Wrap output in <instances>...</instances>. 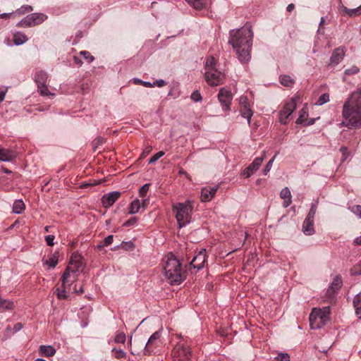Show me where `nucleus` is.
<instances>
[{
	"instance_id": "f704fd0d",
	"label": "nucleus",
	"mask_w": 361,
	"mask_h": 361,
	"mask_svg": "<svg viewBox=\"0 0 361 361\" xmlns=\"http://www.w3.org/2000/svg\"><path fill=\"white\" fill-rule=\"evenodd\" d=\"M59 259L56 254H54L49 259L44 262L45 264H47L50 268L54 269L58 264Z\"/></svg>"
},
{
	"instance_id": "ea45409f",
	"label": "nucleus",
	"mask_w": 361,
	"mask_h": 361,
	"mask_svg": "<svg viewBox=\"0 0 361 361\" xmlns=\"http://www.w3.org/2000/svg\"><path fill=\"white\" fill-rule=\"evenodd\" d=\"M38 88V92H39V94L42 96H48V95H54V94H51L47 86L46 85V84H44V85H39L37 87Z\"/></svg>"
},
{
	"instance_id": "4d7b16f0",
	"label": "nucleus",
	"mask_w": 361,
	"mask_h": 361,
	"mask_svg": "<svg viewBox=\"0 0 361 361\" xmlns=\"http://www.w3.org/2000/svg\"><path fill=\"white\" fill-rule=\"evenodd\" d=\"M342 153V161H344L348 157V151L346 147H341L340 149Z\"/></svg>"
},
{
	"instance_id": "4468645a",
	"label": "nucleus",
	"mask_w": 361,
	"mask_h": 361,
	"mask_svg": "<svg viewBox=\"0 0 361 361\" xmlns=\"http://www.w3.org/2000/svg\"><path fill=\"white\" fill-rule=\"evenodd\" d=\"M120 196L121 192L118 191L110 192L102 196V203L104 207H110L115 203Z\"/></svg>"
},
{
	"instance_id": "c756f323",
	"label": "nucleus",
	"mask_w": 361,
	"mask_h": 361,
	"mask_svg": "<svg viewBox=\"0 0 361 361\" xmlns=\"http://www.w3.org/2000/svg\"><path fill=\"white\" fill-rule=\"evenodd\" d=\"M264 159V157H256L253 161L249 165V170L250 171H257L259 166H261L263 160Z\"/></svg>"
},
{
	"instance_id": "7c9ffc66",
	"label": "nucleus",
	"mask_w": 361,
	"mask_h": 361,
	"mask_svg": "<svg viewBox=\"0 0 361 361\" xmlns=\"http://www.w3.org/2000/svg\"><path fill=\"white\" fill-rule=\"evenodd\" d=\"M340 10L343 12V14L348 15L349 17H355L359 16L357 8L350 9L342 5L340 7Z\"/></svg>"
},
{
	"instance_id": "37998d69",
	"label": "nucleus",
	"mask_w": 361,
	"mask_h": 361,
	"mask_svg": "<svg viewBox=\"0 0 361 361\" xmlns=\"http://www.w3.org/2000/svg\"><path fill=\"white\" fill-rule=\"evenodd\" d=\"M66 288L65 287H62V289L59 288H56L57 297L59 299H68V295L66 293Z\"/></svg>"
},
{
	"instance_id": "8fccbe9b",
	"label": "nucleus",
	"mask_w": 361,
	"mask_h": 361,
	"mask_svg": "<svg viewBox=\"0 0 361 361\" xmlns=\"http://www.w3.org/2000/svg\"><path fill=\"white\" fill-rule=\"evenodd\" d=\"M277 361H290V355L286 353H279L276 357Z\"/></svg>"
},
{
	"instance_id": "cd10ccee",
	"label": "nucleus",
	"mask_w": 361,
	"mask_h": 361,
	"mask_svg": "<svg viewBox=\"0 0 361 361\" xmlns=\"http://www.w3.org/2000/svg\"><path fill=\"white\" fill-rule=\"evenodd\" d=\"M13 308V302L8 300L3 299L0 297V312H4L5 310H10Z\"/></svg>"
},
{
	"instance_id": "9d476101",
	"label": "nucleus",
	"mask_w": 361,
	"mask_h": 361,
	"mask_svg": "<svg viewBox=\"0 0 361 361\" xmlns=\"http://www.w3.org/2000/svg\"><path fill=\"white\" fill-rule=\"evenodd\" d=\"M218 99L221 103L224 111H230V105L233 99V94L229 90L226 89L225 87L221 88L219 91Z\"/></svg>"
},
{
	"instance_id": "393cba45",
	"label": "nucleus",
	"mask_w": 361,
	"mask_h": 361,
	"mask_svg": "<svg viewBox=\"0 0 361 361\" xmlns=\"http://www.w3.org/2000/svg\"><path fill=\"white\" fill-rule=\"evenodd\" d=\"M25 209V203L22 200H16L13 204V212L14 214H21Z\"/></svg>"
},
{
	"instance_id": "58836bf2",
	"label": "nucleus",
	"mask_w": 361,
	"mask_h": 361,
	"mask_svg": "<svg viewBox=\"0 0 361 361\" xmlns=\"http://www.w3.org/2000/svg\"><path fill=\"white\" fill-rule=\"evenodd\" d=\"M112 352L114 353V357L118 360L126 358L127 356L126 353L121 349H116L114 348L112 349Z\"/></svg>"
},
{
	"instance_id": "864d4df0",
	"label": "nucleus",
	"mask_w": 361,
	"mask_h": 361,
	"mask_svg": "<svg viewBox=\"0 0 361 361\" xmlns=\"http://www.w3.org/2000/svg\"><path fill=\"white\" fill-rule=\"evenodd\" d=\"M239 103L242 108L248 107L249 102L247 97L242 96L240 97Z\"/></svg>"
},
{
	"instance_id": "09e8293b",
	"label": "nucleus",
	"mask_w": 361,
	"mask_h": 361,
	"mask_svg": "<svg viewBox=\"0 0 361 361\" xmlns=\"http://www.w3.org/2000/svg\"><path fill=\"white\" fill-rule=\"evenodd\" d=\"M149 188V184H144L139 190V195L140 197H144L146 196Z\"/></svg>"
},
{
	"instance_id": "13d9d810",
	"label": "nucleus",
	"mask_w": 361,
	"mask_h": 361,
	"mask_svg": "<svg viewBox=\"0 0 361 361\" xmlns=\"http://www.w3.org/2000/svg\"><path fill=\"white\" fill-rule=\"evenodd\" d=\"M353 271V274L354 275H361V261L359 262L357 267H354Z\"/></svg>"
},
{
	"instance_id": "a878e982",
	"label": "nucleus",
	"mask_w": 361,
	"mask_h": 361,
	"mask_svg": "<svg viewBox=\"0 0 361 361\" xmlns=\"http://www.w3.org/2000/svg\"><path fill=\"white\" fill-rule=\"evenodd\" d=\"M308 117V111L307 107L306 106H303L300 112H299V117L298 118L296 121L297 124H305L307 121Z\"/></svg>"
},
{
	"instance_id": "a19ab883",
	"label": "nucleus",
	"mask_w": 361,
	"mask_h": 361,
	"mask_svg": "<svg viewBox=\"0 0 361 361\" xmlns=\"http://www.w3.org/2000/svg\"><path fill=\"white\" fill-rule=\"evenodd\" d=\"M126 336L123 332H117L116 333V334L115 336V338H114V341L116 343H124L126 342Z\"/></svg>"
},
{
	"instance_id": "7ed1b4c3",
	"label": "nucleus",
	"mask_w": 361,
	"mask_h": 361,
	"mask_svg": "<svg viewBox=\"0 0 361 361\" xmlns=\"http://www.w3.org/2000/svg\"><path fill=\"white\" fill-rule=\"evenodd\" d=\"M164 270L166 279L171 285H178L185 279L180 261L171 252L166 256Z\"/></svg>"
},
{
	"instance_id": "338daca9",
	"label": "nucleus",
	"mask_w": 361,
	"mask_h": 361,
	"mask_svg": "<svg viewBox=\"0 0 361 361\" xmlns=\"http://www.w3.org/2000/svg\"><path fill=\"white\" fill-rule=\"evenodd\" d=\"M295 8V5L293 4H290L288 5L286 10L288 12H291Z\"/></svg>"
},
{
	"instance_id": "ddd939ff",
	"label": "nucleus",
	"mask_w": 361,
	"mask_h": 361,
	"mask_svg": "<svg viewBox=\"0 0 361 361\" xmlns=\"http://www.w3.org/2000/svg\"><path fill=\"white\" fill-rule=\"evenodd\" d=\"M81 266L80 262H76L75 263V267H72L71 266H68L65 269L62 277H61V286L67 288V286L69 285V278L71 276V273H76L79 271V269Z\"/></svg>"
},
{
	"instance_id": "f257e3e1",
	"label": "nucleus",
	"mask_w": 361,
	"mask_h": 361,
	"mask_svg": "<svg viewBox=\"0 0 361 361\" xmlns=\"http://www.w3.org/2000/svg\"><path fill=\"white\" fill-rule=\"evenodd\" d=\"M252 38L253 32L250 25H246L240 29L231 30L229 32L228 44L232 46L241 63H247L250 59Z\"/></svg>"
},
{
	"instance_id": "49530a36",
	"label": "nucleus",
	"mask_w": 361,
	"mask_h": 361,
	"mask_svg": "<svg viewBox=\"0 0 361 361\" xmlns=\"http://www.w3.org/2000/svg\"><path fill=\"white\" fill-rule=\"evenodd\" d=\"M276 154H275L271 159H270L268 163L266 164L264 169H263V174L267 175L271 170L272 167L273 162L276 158Z\"/></svg>"
},
{
	"instance_id": "0e129e2a",
	"label": "nucleus",
	"mask_w": 361,
	"mask_h": 361,
	"mask_svg": "<svg viewBox=\"0 0 361 361\" xmlns=\"http://www.w3.org/2000/svg\"><path fill=\"white\" fill-rule=\"evenodd\" d=\"M142 85L146 87H154V84H153V82L152 83L148 81H143Z\"/></svg>"
},
{
	"instance_id": "473e14b6",
	"label": "nucleus",
	"mask_w": 361,
	"mask_h": 361,
	"mask_svg": "<svg viewBox=\"0 0 361 361\" xmlns=\"http://www.w3.org/2000/svg\"><path fill=\"white\" fill-rule=\"evenodd\" d=\"M195 9H202L205 6V0H185Z\"/></svg>"
},
{
	"instance_id": "bb28decb",
	"label": "nucleus",
	"mask_w": 361,
	"mask_h": 361,
	"mask_svg": "<svg viewBox=\"0 0 361 361\" xmlns=\"http://www.w3.org/2000/svg\"><path fill=\"white\" fill-rule=\"evenodd\" d=\"M314 314H315L317 316L319 317V318L321 319H324V313L322 312V311L320 309L314 308L312 310V312L310 315V322L311 328L312 329H319L320 327L319 326H318V325L314 326V324L312 323Z\"/></svg>"
},
{
	"instance_id": "6e6d98bb",
	"label": "nucleus",
	"mask_w": 361,
	"mask_h": 361,
	"mask_svg": "<svg viewBox=\"0 0 361 361\" xmlns=\"http://www.w3.org/2000/svg\"><path fill=\"white\" fill-rule=\"evenodd\" d=\"M54 239L55 236L53 235H49L45 237V241L49 246H53L54 245Z\"/></svg>"
},
{
	"instance_id": "680f3d73",
	"label": "nucleus",
	"mask_w": 361,
	"mask_h": 361,
	"mask_svg": "<svg viewBox=\"0 0 361 361\" xmlns=\"http://www.w3.org/2000/svg\"><path fill=\"white\" fill-rule=\"evenodd\" d=\"M255 171H250L249 170V166L244 170L243 173L246 178H249Z\"/></svg>"
},
{
	"instance_id": "1a4fd4ad",
	"label": "nucleus",
	"mask_w": 361,
	"mask_h": 361,
	"mask_svg": "<svg viewBox=\"0 0 361 361\" xmlns=\"http://www.w3.org/2000/svg\"><path fill=\"white\" fill-rule=\"evenodd\" d=\"M205 80L211 86H218L223 84L225 74L218 69H214L204 73Z\"/></svg>"
},
{
	"instance_id": "de8ad7c7",
	"label": "nucleus",
	"mask_w": 361,
	"mask_h": 361,
	"mask_svg": "<svg viewBox=\"0 0 361 361\" xmlns=\"http://www.w3.org/2000/svg\"><path fill=\"white\" fill-rule=\"evenodd\" d=\"M360 71V69L356 66H353L350 68L345 70L344 73L345 75H354L357 74Z\"/></svg>"
},
{
	"instance_id": "c85d7f7f",
	"label": "nucleus",
	"mask_w": 361,
	"mask_h": 361,
	"mask_svg": "<svg viewBox=\"0 0 361 361\" xmlns=\"http://www.w3.org/2000/svg\"><path fill=\"white\" fill-rule=\"evenodd\" d=\"M353 305L357 315L361 319V293L356 295L353 299Z\"/></svg>"
},
{
	"instance_id": "a211bd4d",
	"label": "nucleus",
	"mask_w": 361,
	"mask_h": 361,
	"mask_svg": "<svg viewBox=\"0 0 361 361\" xmlns=\"http://www.w3.org/2000/svg\"><path fill=\"white\" fill-rule=\"evenodd\" d=\"M280 197L283 200V207L287 208L292 202V196L288 187H285L280 192Z\"/></svg>"
},
{
	"instance_id": "39448f33",
	"label": "nucleus",
	"mask_w": 361,
	"mask_h": 361,
	"mask_svg": "<svg viewBox=\"0 0 361 361\" xmlns=\"http://www.w3.org/2000/svg\"><path fill=\"white\" fill-rule=\"evenodd\" d=\"M47 19V16L42 13H32L27 15L20 20L16 26L19 27H30L38 25Z\"/></svg>"
},
{
	"instance_id": "c03bdc74",
	"label": "nucleus",
	"mask_w": 361,
	"mask_h": 361,
	"mask_svg": "<svg viewBox=\"0 0 361 361\" xmlns=\"http://www.w3.org/2000/svg\"><path fill=\"white\" fill-rule=\"evenodd\" d=\"M80 54L86 59L89 63H92L94 60V56L87 51H82L80 52Z\"/></svg>"
},
{
	"instance_id": "9b49d317",
	"label": "nucleus",
	"mask_w": 361,
	"mask_h": 361,
	"mask_svg": "<svg viewBox=\"0 0 361 361\" xmlns=\"http://www.w3.org/2000/svg\"><path fill=\"white\" fill-rule=\"evenodd\" d=\"M346 48L341 46L334 49L329 59V66H336L340 63L344 59Z\"/></svg>"
},
{
	"instance_id": "bf43d9fd",
	"label": "nucleus",
	"mask_w": 361,
	"mask_h": 361,
	"mask_svg": "<svg viewBox=\"0 0 361 361\" xmlns=\"http://www.w3.org/2000/svg\"><path fill=\"white\" fill-rule=\"evenodd\" d=\"M153 84H154V86L161 87H164L166 84V82L164 80L159 79V80H156L153 82Z\"/></svg>"
},
{
	"instance_id": "4c0bfd02",
	"label": "nucleus",
	"mask_w": 361,
	"mask_h": 361,
	"mask_svg": "<svg viewBox=\"0 0 361 361\" xmlns=\"http://www.w3.org/2000/svg\"><path fill=\"white\" fill-rule=\"evenodd\" d=\"M317 209V202L312 203L310 209L306 216L307 219H314Z\"/></svg>"
},
{
	"instance_id": "052dcab7",
	"label": "nucleus",
	"mask_w": 361,
	"mask_h": 361,
	"mask_svg": "<svg viewBox=\"0 0 361 361\" xmlns=\"http://www.w3.org/2000/svg\"><path fill=\"white\" fill-rule=\"evenodd\" d=\"M23 324L20 322L16 323L13 326V334L18 332L23 328Z\"/></svg>"
},
{
	"instance_id": "2eb2a0df",
	"label": "nucleus",
	"mask_w": 361,
	"mask_h": 361,
	"mask_svg": "<svg viewBox=\"0 0 361 361\" xmlns=\"http://www.w3.org/2000/svg\"><path fill=\"white\" fill-rule=\"evenodd\" d=\"M218 188L219 185L204 187L201 192L202 202H209L216 193Z\"/></svg>"
},
{
	"instance_id": "0eeeda50",
	"label": "nucleus",
	"mask_w": 361,
	"mask_h": 361,
	"mask_svg": "<svg viewBox=\"0 0 361 361\" xmlns=\"http://www.w3.org/2000/svg\"><path fill=\"white\" fill-rule=\"evenodd\" d=\"M161 331L159 330L155 331L148 339L147 342L144 346V354L149 355L154 350L161 346L162 344L161 340Z\"/></svg>"
},
{
	"instance_id": "6e6552de",
	"label": "nucleus",
	"mask_w": 361,
	"mask_h": 361,
	"mask_svg": "<svg viewBox=\"0 0 361 361\" xmlns=\"http://www.w3.org/2000/svg\"><path fill=\"white\" fill-rule=\"evenodd\" d=\"M298 99L295 97L291 98L287 102L279 113V121L282 124H286L289 116L295 111L297 106Z\"/></svg>"
},
{
	"instance_id": "774afa93",
	"label": "nucleus",
	"mask_w": 361,
	"mask_h": 361,
	"mask_svg": "<svg viewBox=\"0 0 361 361\" xmlns=\"http://www.w3.org/2000/svg\"><path fill=\"white\" fill-rule=\"evenodd\" d=\"M152 151V147L151 146H149V147H147L145 150L143 151V154H147L149 153H150Z\"/></svg>"
},
{
	"instance_id": "5701e85b",
	"label": "nucleus",
	"mask_w": 361,
	"mask_h": 361,
	"mask_svg": "<svg viewBox=\"0 0 361 361\" xmlns=\"http://www.w3.org/2000/svg\"><path fill=\"white\" fill-rule=\"evenodd\" d=\"M217 61L212 56H210L207 58L204 64V71H210L214 69H217Z\"/></svg>"
},
{
	"instance_id": "4be33fe9",
	"label": "nucleus",
	"mask_w": 361,
	"mask_h": 361,
	"mask_svg": "<svg viewBox=\"0 0 361 361\" xmlns=\"http://www.w3.org/2000/svg\"><path fill=\"white\" fill-rule=\"evenodd\" d=\"M48 75L47 73L44 71H38L35 75V81L39 85L46 84Z\"/></svg>"
},
{
	"instance_id": "e2e57ef3",
	"label": "nucleus",
	"mask_w": 361,
	"mask_h": 361,
	"mask_svg": "<svg viewBox=\"0 0 361 361\" xmlns=\"http://www.w3.org/2000/svg\"><path fill=\"white\" fill-rule=\"evenodd\" d=\"M14 15V12H11V13H1L0 14V18H7L11 16Z\"/></svg>"
},
{
	"instance_id": "603ef678",
	"label": "nucleus",
	"mask_w": 361,
	"mask_h": 361,
	"mask_svg": "<svg viewBox=\"0 0 361 361\" xmlns=\"http://www.w3.org/2000/svg\"><path fill=\"white\" fill-rule=\"evenodd\" d=\"M351 211L361 219V205H354L351 207Z\"/></svg>"
},
{
	"instance_id": "f03ea898",
	"label": "nucleus",
	"mask_w": 361,
	"mask_h": 361,
	"mask_svg": "<svg viewBox=\"0 0 361 361\" xmlns=\"http://www.w3.org/2000/svg\"><path fill=\"white\" fill-rule=\"evenodd\" d=\"M342 126L351 129L361 128V87L354 91L343 106Z\"/></svg>"
},
{
	"instance_id": "f3484780",
	"label": "nucleus",
	"mask_w": 361,
	"mask_h": 361,
	"mask_svg": "<svg viewBox=\"0 0 361 361\" xmlns=\"http://www.w3.org/2000/svg\"><path fill=\"white\" fill-rule=\"evenodd\" d=\"M343 284V281L341 276H336L332 283L330 284L327 293L329 295V296H331L335 292L338 290Z\"/></svg>"
},
{
	"instance_id": "f8f14e48",
	"label": "nucleus",
	"mask_w": 361,
	"mask_h": 361,
	"mask_svg": "<svg viewBox=\"0 0 361 361\" xmlns=\"http://www.w3.org/2000/svg\"><path fill=\"white\" fill-rule=\"evenodd\" d=\"M206 262V249H201L199 252L193 257L190 262V266L197 271L202 269Z\"/></svg>"
},
{
	"instance_id": "e433bc0d",
	"label": "nucleus",
	"mask_w": 361,
	"mask_h": 361,
	"mask_svg": "<svg viewBox=\"0 0 361 361\" xmlns=\"http://www.w3.org/2000/svg\"><path fill=\"white\" fill-rule=\"evenodd\" d=\"M329 101V95L327 93L322 94L316 102V105L322 106Z\"/></svg>"
},
{
	"instance_id": "2f4dec72",
	"label": "nucleus",
	"mask_w": 361,
	"mask_h": 361,
	"mask_svg": "<svg viewBox=\"0 0 361 361\" xmlns=\"http://www.w3.org/2000/svg\"><path fill=\"white\" fill-rule=\"evenodd\" d=\"M141 204L138 199H135L130 203L129 207V214H134L139 212Z\"/></svg>"
},
{
	"instance_id": "aec40b11",
	"label": "nucleus",
	"mask_w": 361,
	"mask_h": 361,
	"mask_svg": "<svg viewBox=\"0 0 361 361\" xmlns=\"http://www.w3.org/2000/svg\"><path fill=\"white\" fill-rule=\"evenodd\" d=\"M279 82L284 87H293L295 83V80L289 75H281L279 78Z\"/></svg>"
},
{
	"instance_id": "423d86ee",
	"label": "nucleus",
	"mask_w": 361,
	"mask_h": 361,
	"mask_svg": "<svg viewBox=\"0 0 361 361\" xmlns=\"http://www.w3.org/2000/svg\"><path fill=\"white\" fill-rule=\"evenodd\" d=\"M172 355L179 361H188L191 357V351L185 342L180 341L173 347Z\"/></svg>"
},
{
	"instance_id": "5fc2aeb1",
	"label": "nucleus",
	"mask_w": 361,
	"mask_h": 361,
	"mask_svg": "<svg viewBox=\"0 0 361 361\" xmlns=\"http://www.w3.org/2000/svg\"><path fill=\"white\" fill-rule=\"evenodd\" d=\"M113 240H114V235H109L107 237H106L102 242H103L104 246L107 247L113 243Z\"/></svg>"
},
{
	"instance_id": "79ce46f5",
	"label": "nucleus",
	"mask_w": 361,
	"mask_h": 361,
	"mask_svg": "<svg viewBox=\"0 0 361 361\" xmlns=\"http://www.w3.org/2000/svg\"><path fill=\"white\" fill-rule=\"evenodd\" d=\"M164 152L159 151V152L154 154L148 161L149 164H152L155 163L158 159L162 157L164 155Z\"/></svg>"
},
{
	"instance_id": "dca6fc26",
	"label": "nucleus",
	"mask_w": 361,
	"mask_h": 361,
	"mask_svg": "<svg viewBox=\"0 0 361 361\" xmlns=\"http://www.w3.org/2000/svg\"><path fill=\"white\" fill-rule=\"evenodd\" d=\"M16 157V154L14 151L3 148L0 146V161H12Z\"/></svg>"
},
{
	"instance_id": "6ab92c4d",
	"label": "nucleus",
	"mask_w": 361,
	"mask_h": 361,
	"mask_svg": "<svg viewBox=\"0 0 361 361\" xmlns=\"http://www.w3.org/2000/svg\"><path fill=\"white\" fill-rule=\"evenodd\" d=\"M302 231L307 235H311L314 233V219H305L302 224Z\"/></svg>"
},
{
	"instance_id": "b1692460",
	"label": "nucleus",
	"mask_w": 361,
	"mask_h": 361,
	"mask_svg": "<svg viewBox=\"0 0 361 361\" xmlns=\"http://www.w3.org/2000/svg\"><path fill=\"white\" fill-rule=\"evenodd\" d=\"M39 353L43 356L50 357L56 353V350L51 345H40Z\"/></svg>"
},
{
	"instance_id": "a18cd8bd",
	"label": "nucleus",
	"mask_w": 361,
	"mask_h": 361,
	"mask_svg": "<svg viewBox=\"0 0 361 361\" xmlns=\"http://www.w3.org/2000/svg\"><path fill=\"white\" fill-rule=\"evenodd\" d=\"M190 98L195 102H200L202 99V95L198 90L193 91L190 95Z\"/></svg>"
},
{
	"instance_id": "3c124183",
	"label": "nucleus",
	"mask_w": 361,
	"mask_h": 361,
	"mask_svg": "<svg viewBox=\"0 0 361 361\" xmlns=\"http://www.w3.org/2000/svg\"><path fill=\"white\" fill-rule=\"evenodd\" d=\"M137 218L135 216H133V217L130 218V219H128V221H126L123 224V226H126V227L133 226H135L137 224Z\"/></svg>"
},
{
	"instance_id": "412c9836",
	"label": "nucleus",
	"mask_w": 361,
	"mask_h": 361,
	"mask_svg": "<svg viewBox=\"0 0 361 361\" xmlns=\"http://www.w3.org/2000/svg\"><path fill=\"white\" fill-rule=\"evenodd\" d=\"M28 40L26 35L22 32L16 31L13 33V42L16 45H21Z\"/></svg>"
},
{
	"instance_id": "69168bd1",
	"label": "nucleus",
	"mask_w": 361,
	"mask_h": 361,
	"mask_svg": "<svg viewBox=\"0 0 361 361\" xmlns=\"http://www.w3.org/2000/svg\"><path fill=\"white\" fill-rule=\"evenodd\" d=\"M6 93V90H0V102H3L4 100L5 96Z\"/></svg>"
},
{
	"instance_id": "20e7f679",
	"label": "nucleus",
	"mask_w": 361,
	"mask_h": 361,
	"mask_svg": "<svg viewBox=\"0 0 361 361\" xmlns=\"http://www.w3.org/2000/svg\"><path fill=\"white\" fill-rule=\"evenodd\" d=\"M192 210L193 202L190 200L173 205V212L176 214L179 228H183L191 221Z\"/></svg>"
},
{
	"instance_id": "72a5a7b5",
	"label": "nucleus",
	"mask_w": 361,
	"mask_h": 361,
	"mask_svg": "<svg viewBox=\"0 0 361 361\" xmlns=\"http://www.w3.org/2000/svg\"><path fill=\"white\" fill-rule=\"evenodd\" d=\"M33 11V7L30 5H23L20 8L14 11V15H23L26 13H30Z\"/></svg>"
},
{
	"instance_id": "c9c22d12",
	"label": "nucleus",
	"mask_w": 361,
	"mask_h": 361,
	"mask_svg": "<svg viewBox=\"0 0 361 361\" xmlns=\"http://www.w3.org/2000/svg\"><path fill=\"white\" fill-rule=\"evenodd\" d=\"M241 116L247 120L248 123H250V119L252 116V111L249 107L242 108L240 110Z\"/></svg>"
}]
</instances>
